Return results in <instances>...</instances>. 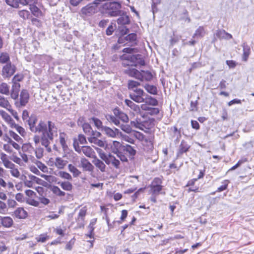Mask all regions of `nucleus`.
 <instances>
[{"instance_id":"5701e85b","label":"nucleus","mask_w":254,"mask_h":254,"mask_svg":"<svg viewBox=\"0 0 254 254\" xmlns=\"http://www.w3.org/2000/svg\"><path fill=\"white\" fill-rule=\"evenodd\" d=\"M128 76L133 77L139 80L142 76L141 72L135 68H128Z\"/></svg>"},{"instance_id":"4be33fe9","label":"nucleus","mask_w":254,"mask_h":254,"mask_svg":"<svg viewBox=\"0 0 254 254\" xmlns=\"http://www.w3.org/2000/svg\"><path fill=\"white\" fill-rule=\"evenodd\" d=\"M243 47V60L246 62L248 60L249 56L250 54V48L246 43H244L242 45Z\"/></svg>"},{"instance_id":"0e129e2a","label":"nucleus","mask_w":254,"mask_h":254,"mask_svg":"<svg viewBox=\"0 0 254 254\" xmlns=\"http://www.w3.org/2000/svg\"><path fill=\"white\" fill-rule=\"evenodd\" d=\"M3 165L6 168H9L10 170L15 167V165L8 160H5V161H4Z\"/></svg>"},{"instance_id":"052dcab7","label":"nucleus","mask_w":254,"mask_h":254,"mask_svg":"<svg viewBox=\"0 0 254 254\" xmlns=\"http://www.w3.org/2000/svg\"><path fill=\"white\" fill-rule=\"evenodd\" d=\"M82 126L83 129L85 133H90L91 132V127L89 124L84 123Z\"/></svg>"},{"instance_id":"864d4df0","label":"nucleus","mask_w":254,"mask_h":254,"mask_svg":"<svg viewBox=\"0 0 254 254\" xmlns=\"http://www.w3.org/2000/svg\"><path fill=\"white\" fill-rule=\"evenodd\" d=\"M92 122L94 123V125L97 127V128L100 129L102 128L103 129L102 123L100 120L96 118H92L91 119Z\"/></svg>"},{"instance_id":"f704fd0d","label":"nucleus","mask_w":254,"mask_h":254,"mask_svg":"<svg viewBox=\"0 0 254 254\" xmlns=\"http://www.w3.org/2000/svg\"><path fill=\"white\" fill-rule=\"evenodd\" d=\"M144 87L146 91L149 93L153 95L157 94V90L156 86L152 85L146 84Z\"/></svg>"},{"instance_id":"58836bf2","label":"nucleus","mask_w":254,"mask_h":254,"mask_svg":"<svg viewBox=\"0 0 254 254\" xmlns=\"http://www.w3.org/2000/svg\"><path fill=\"white\" fill-rule=\"evenodd\" d=\"M0 93L3 94L7 95L9 93V87L5 83H2L0 84Z\"/></svg>"},{"instance_id":"72a5a7b5","label":"nucleus","mask_w":254,"mask_h":254,"mask_svg":"<svg viewBox=\"0 0 254 254\" xmlns=\"http://www.w3.org/2000/svg\"><path fill=\"white\" fill-rule=\"evenodd\" d=\"M87 209L85 207L82 208L78 213V217L77 218V221L78 222H82L84 219V217L86 214Z\"/></svg>"},{"instance_id":"f03ea898","label":"nucleus","mask_w":254,"mask_h":254,"mask_svg":"<svg viewBox=\"0 0 254 254\" xmlns=\"http://www.w3.org/2000/svg\"><path fill=\"white\" fill-rule=\"evenodd\" d=\"M128 107H130L135 112H129V116H128V121L129 120V117L130 119H133L135 116H138V113L140 112L139 107L135 104L132 101L128 100ZM155 119H149L146 121H141L140 119H139L138 117H136L134 119V120L130 121V126L132 127L135 128H139L143 129V127H145L147 129H149L154 126Z\"/></svg>"},{"instance_id":"aec40b11","label":"nucleus","mask_w":254,"mask_h":254,"mask_svg":"<svg viewBox=\"0 0 254 254\" xmlns=\"http://www.w3.org/2000/svg\"><path fill=\"white\" fill-rule=\"evenodd\" d=\"M106 134L111 137H115L118 133V130L115 129V130L107 127H104L102 129Z\"/></svg>"},{"instance_id":"bb28decb","label":"nucleus","mask_w":254,"mask_h":254,"mask_svg":"<svg viewBox=\"0 0 254 254\" xmlns=\"http://www.w3.org/2000/svg\"><path fill=\"white\" fill-rule=\"evenodd\" d=\"M67 161L60 157L56 158V167L59 169H63L67 164Z\"/></svg>"},{"instance_id":"f257e3e1","label":"nucleus","mask_w":254,"mask_h":254,"mask_svg":"<svg viewBox=\"0 0 254 254\" xmlns=\"http://www.w3.org/2000/svg\"><path fill=\"white\" fill-rule=\"evenodd\" d=\"M29 125L32 131L42 133V144L45 147H47L49 141L53 140L54 136L57 135V128L51 122L45 123L42 121H38L37 119L32 117L29 119Z\"/></svg>"},{"instance_id":"dca6fc26","label":"nucleus","mask_w":254,"mask_h":254,"mask_svg":"<svg viewBox=\"0 0 254 254\" xmlns=\"http://www.w3.org/2000/svg\"><path fill=\"white\" fill-rule=\"evenodd\" d=\"M81 152L88 157L95 158V152L90 146H82L81 147Z\"/></svg>"},{"instance_id":"79ce46f5","label":"nucleus","mask_w":254,"mask_h":254,"mask_svg":"<svg viewBox=\"0 0 254 254\" xmlns=\"http://www.w3.org/2000/svg\"><path fill=\"white\" fill-rule=\"evenodd\" d=\"M9 61V57L7 53H2L0 55V64H4Z\"/></svg>"},{"instance_id":"423d86ee","label":"nucleus","mask_w":254,"mask_h":254,"mask_svg":"<svg viewBox=\"0 0 254 254\" xmlns=\"http://www.w3.org/2000/svg\"><path fill=\"white\" fill-rule=\"evenodd\" d=\"M103 10L110 16H116L118 15L121 11V4L117 2H107L102 5Z\"/></svg>"},{"instance_id":"4d7b16f0","label":"nucleus","mask_w":254,"mask_h":254,"mask_svg":"<svg viewBox=\"0 0 254 254\" xmlns=\"http://www.w3.org/2000/svg\"><path fill=\"white\" fill-rule=\"evenodd\" d=\"M159 113V110L157 108H152L146 113L147 115L154 116L158 114Z\"/></svg>"},{"instance_id":"cd10ccee","label":"nucleus","mask_w":254,"mask_h":254,"mask_svg":"<svg viewBox=\"0 0 254 254\" xmlns=\"http://www.w3.org/2000/svg\"><path fill=\"white\" fill-rule=\"evenodd\" d=\"M88 141L91 143H94L101 147H104L105 146V142L98 139L96 137H90L88 138Z\"/></svg>"},{"instance_id":"c03bdc74","label":"nucleus","mask_w":254,"mask_h":254,"mask_svg":"<svg viewBox=\"0 0 254 254\" xmlns=\"http://www.w3.org/2000/svg\"><path fill=\"white\" fill-rule=\"evenodd\" d=\"M109 163H106L108 164L112 163L115 167H118L119 165L120 162L118 160L116 159L114 156L109 155Z\"/></svg>"},{"instance_id":"774afa93","label":"nucleus","mask_w":254,"mask_h":254,"mask_svg":"<svg viewBox=\"0 0 254 254\" xmlns=\"http://www.w3.org/2000/svg\"><path fill=\"white\" fill-rule=\"evenodd\" d=\"M226 63L230 68H235L237 65L236 62L233 60H227Z\"/></svg>"},{"instance_id":"412c9836","label":"nucleus","mask_w":254,"mask_h":254,"mask_svg":"<svg viewBox=\"0 0 254 254\" xmlns=\"http://www.w3.org/2000/svg\"><path fill=\"white\" fill-rule=\"evenodd\" d=\"M20 87L19 83H15V85H12L11 92V97L12 99L16 100L18 98Z\"/></svg>"},{"instance_id":"2eb2a0df","label":"nucleus","mask_w":254,"mask_h":254,"mask_svg":"<svg viewBox=\"0 0 254 254\" xmlns=\"http://www.w3.org/2000/svg\"><path fill=\"white\" fill-rule=\"evenodd\" d=\"M138 176H128V182H130L134 184L133 188L128 189V193H131L136 190V185L138 183Z\"/></svg>"},{"instance_id":"7ed1b4c3","label":"nucleus","mask_w":254,"mask_h":254,"mask_svg":"<svg viewBox=\"0 0 254 254\" xmlns=\"http://www.w3.org/2000/svg\"><path fill=\"white\" fill-rule=\"evenodd\" d=\"M114 113L116 117L111 115H107L106 116V119L109 122L113 123L116 125H119L122 130L127 132V115L121 113L117 109L114 110Z\"/></svg>"},{"instance_id":"6ab92c4d","label":"nucleus","mask_w":254,"mask_h":254,"mask_svg":"<svg viewBox=\"0 0 254 254\" xmlns=\"http://www.w3.org/2000/svg\"><path fill=\"white\" fill-rule=\"evenodd\" d=\"M149 187L150 192L154 195H158L160 194H165L164 191H162V186H149Z\"/></svg>"},{"instance_id":"2f4dec72","label":"nucleus","mask_w":254,"mask_h":254,"mask_svg":"<svg viewBox=\"0 0 254 254\" xmlns=\"http://www.w3.org/2000/svg\"><path fill=\"white\" fill-rule=\"evenodd\" d=\"M145 103L148 104L151 106H154L158 105V101L154 98H153L151 96L146 97L145 99H144V101Z\"/></svg>"},{"instance_id":"69168bd1","label":"nucleus","mask_w":254,"mask_h":254,"mask_svg":"<svg viewBox=\"0 0 254 254\" xmlns=\"http://www.w3.org/2000/svg\"><path fill=\"white\" fill-rule=\"evenodd\" d=\"M27 203L31 205H32V206H34L35 207H37L39 205V202L38 201L35 200L33 199H28L27 200Z\"/></svg>"},{"instance_id":"c85d7f7f","label":"nucleus","mask_w":254,"mask_h":254,"mask_svg":"<svg viewBox=\"0 0 254 254\" xmlns=\"http://www.w3.org/2000/svg\"><path fill=\"white\" fill-rule=\"evenodd\" d=\"M68 169L74 177H78L81 174V172L72 164H69L68 165Z\"/></svg>"},{"instance_id":"7c9ffc66","label":"nucleus","mask_w":254,"mask_h":254,"mask_svg":"<svg viewBox=\"0 0 254 254\" xmlns=\"http://www.w3.org/2000/svg\"><path fill=\"white\" fill-rule=\"evenodd\" d=\"M58 184L65 190L70 191L72 189V185L69 182H59Z\"/></svg>"},{"instance_id":"a211bd4d","label":"nucleus","mask_w":254,"mask_h":254,"mask_svg":"<svg viewBox=\"0 0 254 254\" xmlns=\"http://www.w3.org/2000/svg\"><path fill=\"white\" fill-rule=\"evenodd\" d=\"M29 94L26 90H22L20 95V104L21 106H25L29 100Z\"/></svg>"},{"instance_id":"338daca9","label":"nucleus","mask_w":254,"mask_h":254,"mask_svg":"<svg viewBox=\"0 0 254 254\" xmlns=\"http://www.w3.org/2000/svg\"><path fill=\"white\" fill-rule=\"evenodd\" d=\"M201 64L199 62H194L191 64V67L190 68V72H191L194 69L200 67Z\"/></svg>"},{"instance_id":"9d476101","label":"nucleus","mask_w":254,"mask_h":254,"mask_svg":"<svg viewBox=\"0 0 254 254\" xmlns=\"http://www.w3.org/2000/svg\"><path fill=\"white\" fill-rule=\"evenodd\" d=\"M11 215L15 219H25L28 217V212L23 207H17Z\"/></svg>"},{"instance_id":"a18cd8bd","label":"nucleus","mask_w":254,"mask_h":254,"mask_svg":"<svg viewBox=\"0 0 254 254\" xmlns=\"http://www.w3.org/2000/svg\"><path fill=\"white\" fill-rule=\"evenodd\" d=\"M6 3L12 7L17 8L20 3L19 0H5Z\"/></svg>"},{"instance_id":"09e8293b","label":"nucleus","mask_w":254,"mask_h":254,"mask_svg":"<svg viewBox=\"0 0 254 254\" xmlns=\"http://www.w3.org/2000/svg\"><path fill=\"white\" fill-rule=\"evenodd\" d=\"M145 188H140L136 192L131 196V201L132 202H134L138 195L142 193L144 190Z\"/></svg>"},{"instance_id":"39448f33","label":"nucleus","mask_w":254,"mask_h":254,"mask_svg":"<svg viewBox=\"0 0 254 254\" xmlns=\"http://www.w3.org/2000/svg\"><path fill=\"white\" fill-rule=\"evenodd\" d=\"M138 52V48L128 47V61L132 63L131 65L137 66L145 65L142 56L137 54Z\"/></svg>"},{"instance_id":"c9c22d12","label":"nucleus","mask_w":254,"mask_h":254,"mask_svg":"<svg viewBox=\"0 0 254 254\" xmlns=\"http://www.w3.org/2000/svg\"><path fill=\"white\" fill-rule=\"evenodd\" d=\"M140 82L134 80H128V89L133 91L140 85Z\"/></svg>"},{"instance_id":"4468645a","label":"nucleus","mask_w":254,"mask_h":254,"mask_svg":"<svg viewBox=\"0 0 254 254\" xmlns=\"http://www.w3.org/2000/svg\"><path fill=\"white\" fill-rule=\"evenodd\" d=\"M138 42L136 34L134 33H129V30H128V46H136Z\"/></svg>"},{"instance_id":"ea45409f","label":"nucleus","mask_w":254,"mask_h":254,"mask_svg":"<svg viewBox=\"0 0 254 254\" xmlns=\"http://www.w3.org/2000/svg\"><path fill=\"white\" fill-rule=\"evenodd\" d=\"M96 149L97 152L99 153L100 158L105 161L106 163H109V156H107L106 154H105L102 149L98 148H96Z\"/></svg>"},{"instance_id":"c756f323","label":"nucleus","mask_w":254,"mask_h":254,"mask_svg":"<svg viewBox=\"0 0 254 254\" xmlns=\"http://www.w3.org/2000/svg\"><path fill=\"white\" fill-rule=\"evenodd\" d=\"M205 34V31L204 28L202 26H199L195 31L194 34L193 35V37H199L202 38Z\"/></svg>"},{"instance_id":"393cba45","label":"nucleus","mask_w":254,"mask_h":254,"mask_svg":"<svg viewBox=\"0 0 254 254\" xmlns=\"http://www.w3.org/2000/svg\"><path fill=\"white\" fill-rule=\"evenodd\" d=\"M0 115L2 119L7 122L10 126L14 125V121L12 120L10 116L3 110H0Z\"/></svg>"},{"instance_id":"a878e982","label":"nucleus","mask_w":254,"mask_h":254,"mask_svg":"<svg viewBox=\"0 0 254 254\" xmlns=\"http://www.w3.org/2000/svg\"><path fill=\"white\" fill-rule=\"evenodd\" d=\"M92 162L101 172H105L106 166L102 161L97 158H95Z\"/></svg>"},{"instance_id":"6e6552de","label":"nucleus","mask_w":254,"mask_h":254,"mask_svg":"<svg viewBox=\"0 0 254 254\" xmlns=\"http://www.w3.org/2000/svg\"><path fill=\"white\" fill-rule=\"evenodd\" d=\"M16 67L10 62L7 63L2 69V75L4 78H9L15 72Z\"/></svg>"},{"instance_id":"bf43d9fd","label":"nucleus","mask_w":254,"mask_h":254,"mask_svg":"<svg viewBox=\"0 0 254 254\" xmlns=\"http://www.w3.org/2000/svg\"><path fill=\"white\" fill-rule=\"evenodd\" d=\"M10 135L13 137L16 141L20 142L22 140V138L12 131H9V132Z\"/></svg>"},{"instance_id":"a19ab883","label":"nucleus","mask_w":254,"mask_h":254,"mask_svg":"<svg viewBox=\"0 0 254 254\" xmlns=\"http://www.w3.org/2000/svg\"><path fill=\"white\" fill-rule=\"evenodd\" d=\"M230 181L228 180H225L222 183V185L218 187L216 192H221L227 189L228 186Z\"/></svg>"},{"instance_id":"f3484780","label":"nucleus","mask_w":254,"mask_h":254,"mask_svg":"<svg viewBox=\"0 0 254 254\" xmlns=\"http://www.w3.org/2000/svg\"><path fill=\"white\" fill-rule=\"evenodd\" d=\"M13 224V219L9 216L2 217L1 225L5 228H10Z\"/></svg>"},{"instance_id":"b1692460","label":"nucleus","mask_w":254,"mask_h":254,"mask_svg":"<svg viewBox=\"0 0 254 254\" xmlns=\"http://www.w3.org/2000/svg\"><path fill=\"white\" fill-rule=\"evenodd\" d=\"M141 75L142 77L139 79L140 81H150L153 78L152 73L148 70H141Z\"/></svg>"},{"instance_id":"4c0bfd02","label":"nucleus","mask_w":254,"mask_h":254,"mask_svg":"<svg viewBox=\"0 0 254 254\" xmlns=\"http://www.w3.org/2000/svg\"><path fill=\"white\" fill-rule=\"evenodd\" d=\"M0 106L6 108L7 110L11 107L8 101L1 96H0Z\"/></svg>"},{"instance_id":"f8f14e48","label":"nucleus","mask_w":254,"mask_h":254,"mask_svg":"<svg viewBox=\"0 0 254 254\" xmlns=\"http://www.w3.org/2000/svg\"><path fill=\"white\" fill-rule=\"evenodd\" d=\"M217 38L219 39L229 40L232 38L231 34L227 33L224 30H217L214 34V39L216 40Z\"/></svg>"},{"instance_id":"49530a36","label":"nucleus","mask_w":254,"mask_h":254,"mask_svg":"<svg viewBox=\"0 0 254 254\" xmlns=\"http://www.w3.org/2000/svg\"><path fill=\"white\" fill-rule=\"evenodd\" d=\"M35 164L37 165V167L44 173H47L48 172V167L42 162L38 161L35 162Z\"/></svg>"},{"instance_id":"680f3d73","label":"nucleus","mask_w":254,"mask_h":254,"mask_svg":"<svg viewBox=\"0 0 254 254\" xmlns=\"http://www.w3.org/2000/svg\"><path fill=\"white\" fill-rule=\"evenodd\" d=\"M116 28V26L111 25H110L106 30V34L108 36L111 35Z\"/></svg>"},{"instance_id":"20e7f679","label":"nucleus","mask_w":254,"mask_h":254,"mask_svg":"<svg viewBox=\"0 0 254 254\" xmlns=\"http://www.w3.org/2000/svg\"><path fill=\"white\" fill-rule=\"evenodd\" d=\"M118 24V30L119 31V39L118 43L126 45V42L127 41V15L124 14L121 15L117 20Z\"/></svg>"},{"instance_id":"9b49d317","label":"nucleus","mask_w":254,"mask_h":254,"mask_svg":"<svg viewBox=\"0 0 254 254\" xmlns=\"http://www.w3.org/2000/svg\"><path fill=\"white\" fill-rule=\"evenodd\" d=\"M79 166L82 168L83 171L92 172L94 170L92 164L84 157L81 158Z\"/></svg>"},{"instance_id":"5fc2aeb1","label":"nucleus","mask_w":254,"mask_h":254,"mask_svg":"<svg viewBox=\"0 0 254 254\" xmlns=\"http://www.w3.org/2000/svg\"><path fill=\"white\" fill-rule=\"evenodd\" d=\"M162 181L161 179L156 177L152 181L150 186H162Z\"/></svg>"},{"instance_id":"3c124183","label":"nucleus","mask_w":254,"mask_h":254,"mask_svg":"<svg viewBox=\"0 0 254 254\" xmlns=\"http://www.w3.org/2000/svg\"><path fill=\"white\" fill-rule=\"evenodd\" d=\"M30 9L35 16H38L41 15V12L37 6L30 5Z\"/></svg>"},{"instance_id":"13d9d810","label":"nucleus","mask_w":254,"mask_h":254,"mask_svg":"<svg viewBox=\"0 0 254 254\" xmlns=\"http://www.w3.org/2000/svg\"><path fill=\"white\" fill-rule=\"evenodd\" d=\"M23 76L21 74L15 75L12 79L13 85H15V83H18L17 82L20 81L22 80Z\"/></svg>"},{"instance_id":"37998d69","label":"nucleus","mask_w":254,"mask_h":254,"mask_svg":"<svg viewBox=\"0 0 254 254\" xmlns=\"http://www.w3.org/2000/svg\"><path fill=\"white\" fill-rule=\"evenodd\" d=\"M58 175L62 178L66 179L68 180H71L72 177L68 173L64 172V171H60Z\"/></svg>"},{"instance_id":"de8ad7c7","label":"nucleus","mask_w":254,"mask_h":254,"mask_svg":"<svg viewBox=\"0 0 254 254\" xmlns=\"http://www.w3.org/2000/svg\"><path fill=\"white\" fill-rule=\"evenodd\" d=\"M12 127H14L16 129V130L19 132L20 134H21L22 136H24L26 132L25 131V130L22 127L18 126L17 125L15 124L14 123V125H12L11 126Z\"/></svg>"},{"instance_id":"6e6d98bb","label":"nucleus","mask_w":254,"mask_h":254,"mask_svg":"<svg viewBox=\"0 0 254 254\" xmlns=\"http://www.w3.org/2000/svg\"><path fill=\"white\" fill-rule=\"evenodd\" d=\"M49 238V237L46 234H42L36 238L37 242H45Z\"/></svg>"},{"instance_id":"473e14b6","label":"nucleus","mask_w":254,"mask_h":254,"mask_svg":"<svg viewBox=\"0 0 254 254\" xmlns=\"http://www.w3.org/2000/svg\"><path fill=\"white\" fill-rule=\"evenodd\" d=\"M51 190L55 194L59 196H64L65 194V192L61 190L57 186H53L51 187Z\"/></svg>"},{"instance_id":"0eeeda50","label":"nucleus","mask_w":254,"mask_h":254,"mask_svg":"<svg viewBox=\"0 0 254 254\" xmlns=\"http://www.w3.org/2000/svg\"><path fill=\"white\" fill-rule=\"evenodd\" d=\"M97 6L93 3L87 4L81 8L80 15L84 18L93 15L97 12Z\"/></svg>"},{"instance_id":"ddd939ff","label":"nucleus","mask_w":254,"mask_h":254,"mask_svg":"<svg viewBox=\"0 0 254 254\" xmlns=\"http://www.w3.org/2000/svg\"><path fill=\"white\" fill-rule=\"evenodd\" d=\"M190 148V146L184 140H182L177 152L178 157L181 156L183 153L188 152Z\"/></svg>"},{"instance_id":"8fccbe9b","label":"nucleus","mask_w":254,"mask_h":254,"mask_svg":"<svg viewBox=\"0 0 254 254\" xmlns=\"http://www.w3.org/2000/svg\"><path fill=\"white\" fill-rule=\"evenodd\" d=\"M59 217V214H56L53 212H50L48 215L45 216V219L47 220H53L58 218Z\"/></svg>"},{"instance_id":"e433bc0d","label":"nucleus","mask_w":254,"mask_h":254,"mask_svg":"<svg viewBox=\"0 0 254 254\" xmlns=\"http://www.w3.org/2000/svg\"><path fill=\"white\" fill-rule=\"evenodd\" d=\"M66 137V135L64 133H60V142L64 150H65L67 147L65 141Z\"/></svg>"},{"instance_id":"1a4fd4ad","label":"nucleus","mask_w":254,"mask_h":254,"mask_svg":"<svg viewBox=\"0 0 254 254\" xmlns=\"http://www.w3.org/2000/svg\"><path fill=\"white\" fill-rule=\"evenodd\" d=\"M143 91L139 88H136L133 90V92L129 93V97L131 99L137 103H141L144 101V99L142 97Z\"/></svg>"},{"instance_id":"e2e57ef3","label":"nucleus","mask_w":254,"mask_h":254,"mask_svg":"<svg viewBox=\"0 0 254 254\" xmlns=\"http://www.w3.org/2000/svg\"><path fill=\"white\" fill-rule=\"evenodd\" d=\"M10 173L12 176L16 178H18L20 176L19 171L17 168H15V167L10 170Z\"/></svg>"},{"instance_id":"603ef678","label":"nucleus","mask_w":254,"mask_h":254,"mask_svg":"<svg viewBox=\"0 0 254 254\" xmlns=\"http://www.w3.org/2000/svg\"><path fill=\"white\" fill-rule=\"evenodd\" d=\"M18 13L19 15L24 19H28L30 15L29 12L26 10H20Z\"/></svg>"}]
</instances>
